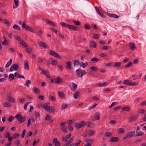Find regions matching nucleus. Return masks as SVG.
I'll use <instances>...</instances> for the list:
<instances>
[{
	"instance_id": "3c124183",
	"label": "nucleus",
	"mask_w": 146,
	"mask_h": 146,
	"mask_svg": "<svg viewBox=\"0 0 146 146\" xmlns=\"http://www.w3.org/2000/svg\"><path fill=\"white\" fill-rule=\"evenodd\" d=\"M96 10L98 13L102 17H104L105 16V15H104L103 14H101L100 12V11L99 10H98V9H96Z\"/></svg>"
},
{
	"instance_id": "b1692460",
	"label": "nucleus",
	"mask_w": 146,
	"mask_h": 146,
	"mask_svg": "<svg viewBox=\"0 0 146 146\" xmlns=\"http://www.w3.org/2000/svg\"><path fill=\"white\" fill-rule=\"evenodd\" d=\"M79 64V62L78 60H75L74 62V66H78Z\"/></svg>"
},
{
	"instance_id": "4c0bfd02",
	"label": "nucleus",
	"mask_w": 146,
	"mask_h": 146,
	"mask_svg": "<svg viewBox=\"0 0 146 146\" xmlns=\"http://www.w3.org/2000/svg\"><path fill=\"white\" fill-rule=\"evenodd\" d=\"M68 107V105L66 104H62L61 106L60 109L61 110H63L67 108Z\"/></svg>"
},
{
	"instance_id": "58836bf2",
	"label": "nucleus",
	"mask_w": 146,
	"mask_h": 146,
	"mask_svg": "<svg viewBox=\"0 0 146 146\" xmlns=\"http://www.w3.org/2000/svg\"><path fill=\"white\" fill-rule=\"evenodd\" d=\"M60 24L63 27H69V25L67 24V23H65L63 22H61L60 23Z\"/></svg>"
},
{
	"instance_id": "72a5a7b5",
	"label": "nucleus",
	"mask_w": 146,
	"mask_h": 146,
	"mask_svg": "<svg viewBox=\"0 0 146 146\" xmlns=\"http://www.w3.org/2000/svg\"><path fill=\"white\" fill-rule=\"evenodd\" d=\"M13 28L15 29H17L18 31L21 30V29L20 27L16 24H15L13 26Z\"/></svg>"
},
{
	"instance_id": "7c9ffc66",
	"label": "nucleus",
	"mask_w": 146,
	"mask_h": 146,
	"mask_svg": "<svg viewBox=\"0 0 146 146\" xmlns=\"http://www.w3.org/2000/svg\"><path fill=\"white\" fill-rule=\"evenodd\" d=\"M20 44L23 47H27V44L23 40H22V41H21V42H20Z\"/></svg>"
},
{
	"instance_id": "c756f323",
	"label": "nucleus",
	"mask_w": 146,
	"mask_h": 146,
	"mask_svg": "<svg viewBox=\"0 0 146 146\" xmlns=\"http://www.w3.org/2000/svg\"><path fill=\"white\" fill-rule=\"evenodd\" d=\"M130 80H124L123 82V84L128 85V86H130L129 84L131 82H130Z\"/></svg>"
},
{
	"instance_id": "a18cd8bd",
	"label": "nucleus",
	"mask_w": 146,
	"mask_h": 146,
	"mask_svg": "<svg viewBox=\"0 0 146 146\" xmlns=\"http://www.w3.org/2000/svg\"><path fill=\"white\" fill-rule=\"evenodd\" d=\"M79 94V92L78 91H77L74 94L73 96L75 99H76L78 98V96Z\"/></svg>"
},
{
	"instance_id": "69168bd1",
	"label": "nucleus",
	"mask_w": 146,
	"mask_h": 146,
	"mask_svg": "<svg viewBox=\"0 0 146 146\" xmlns=\"http://www.w3.org/2000/svg\"><path fill=\"white\" fill-rule=\"evenodd\" d=\"M119 17V16L115 14H112V17H113L114 18L117 19Z\"/></svg>"
},
{
	"instance_id": "13d9d810",
	"label": "nucleus",
	"mask_w": 146,
	"mask_h": 146,
	"mask_svg": "<svg viewBox=\"0 0 146 146\" xmlns=\"http://www.w3.org/2000/svg\"><path fill=\"white\" fill-rule=\"evenodd\" d=\"M93 38H94L97 39L99 38V36L96 34H94Z\"/></svg>"
},
{
	"instance_id": "338daca9",
	"label": "nucleus",
	"mask_w": 146,
	"mask_h": 146,
	"mask_svg": "<svg viewBox=\"0 0 146 146\" xmlns=\"http://www.w3.org/2000/svg\"><path fill=\"white\" fill-rule=\"evenodd\" d=\"M73 23L75 25H80V22L79 21H74Z\"/></svg>"
},
{
	"instance_id": "4468645a",
	"label": "nucleus",
	"mask_w": 146,
	"mask_h": 146,
	"mask_svg": "<svg viewBox=\"0 0 146 146\" xmlns=\"http://www.w3.org/2000/svg\"><path fill=\"white\" fill-rule=\"evenodd\" d=\"M135 134V131H132L129 132L127 134V137L129 138L133 136Z\"/></svg>"
},
{
	"instance_id": "de8ad7c7",
	"label": "nucleus",
	"mask_w": 146,
	"mask_h": 146,
	"mask_svg": "<svg viewBox=\"0 0 146 146\" xmlns=\"http://www.w3.org/2000/svg\"><path fill=\"white\" fill-rule=\"evenodd\" d=\"M1 21H3L4 23L6 25H7L9 23V21L6 19H3V20H1Z\"/></svg>"
},
{
	"instance_id": "f3484780",
	"label": "nucleus",
	"mask_w": 146,
	"mask_h": 146,
	"mask_svg": "<svg viewBox=\"0 0 146 146\" xmlns=\"http://www.w3.org/2000/svg\"><path fill=\"white\" fill-rule=\"evenodd\" d=\"M46 21L47 24H48L53 27H54L55 26V23L54 22H53L48 20H46Z\"/></svg>"
},
{
	"instance_id": "bf43d9fd",
	"label": "nucleus",
	"mask_w": 146,
	"mask_h": 146,
	"mask_svg": "<svg viewBox=\"0 0 146 146\" xmlns=\"http://www.w3.org/2000/svg\"><path fill=\"white\" fill-rule=\"evenodd\" d=\"M4 104V106L5 107H10V104L9 103L7 102H5Z\"/></svg>"
},
{
	"instance_id": "5701e85b",
	"label": "nucleus",
	"mask_w": 146,
	"mask_h": 146,
	"mask_svg": "<svg viewBox=\"0 0 146 146\" xmlns=\"http://www.w3.org/2000/svg\"><path fill=\"white\" fill-rule=\"evenodd\" d=\"M33 91L37 94H39L40 92V89L36 87H34L33 89Z\"/></svg>"
},
{
	"instance_id": "a878e982",
	"label": "nucleus",
	"mask_w": 146,
	"mask_h": 146,
	"mask_svg": "<svg viewBox=\"0 0 146 146\" xmlns=\"http://www.w3.org/2000/svg\"><path fill=\"white\" fill-rule=\"evenodd\" d=\"M108 84V83L106 82H104L103 84L101 83H99L96 84V85L98 86H106Z\"/></svg>"
},
{
	"instance_id": "ddd939ff",
	"label": "nucleus",
	"mask_w": 146,
	"mask_h": 146,
	"mask_svg": "<svg viewBox=\"0 0 146 146\" xmlns=\"http://www.w3.org/2000/svg\"><path fill=\"white\" fill-rule=\"evenodd\" d=\"M129 46L130 48L133 50H134L136 49V46L135 44L133 43H129Z\"/></svg>"
},
{
	"instance_id": "a211bd4d",
	"label": "nucleus",
	"mask_w": 146,
	"mask_h": 146,
	"mask_svg": "<svg viewBox=\"0 0 146 146\" xmlns=\"http://www.w3.org/2000/svg\"><path fill=\"white\" fill-rule=\"evenodd\" d=\"M88 63L87 62L84 63L83 62H81L80 65V66L82 68H84L86 67L88 65Z\"/></svg>"
},
{
	"instance_id": "393cba45",
	"label": "nucleus",
	"mask_w": 146,
	"mask_h": 146,
	"mask_svg": "<svg viewBox=\"0 0 146 146\" xmlns=\"http://www.w3.org/2000/svg\"><path fill=\"white\" fill-rule=\"evenodd\" d=\"M9 78L10 81L13 80L15 78V76L13 74H11L9 75Z\"/></svg>"
},
{
	"instance_id": "423d86ee",
	"label": "nucleus",
	"mask_w": 146,
	"mask_h": 146,
	"mask_svg": "<svg viewBox=\"0 0 146 146\" xmlns=\"http://www.w3.org/2000/svg\"><path fill=\"white\" fill-rule=\"evenodd\" d=\"M86 125L85 122L83 121H81L80 123H77L76 124L75 126L77 129H79L80 128Z\"/></svg>"
},
{
	"instance_id": "603ef678",
	"label": "nucleus",
	"mask_w": 146,
	"mask_h": 146,
	"mask_svg": "<svg viewBox=\"0 0 146 146\" xmlns=\"http://www.w3.org/2000/svg\"><path fill=\"white\" fill-rule=\"evenodd\" d=\"M144 134V133L142 131L139 132L138 133L135 135V136H140Z\"/></svg>"
},
{
	"instance_id": "dca6fc26",
	"label": "nucleus",
	"mask_w": 146,
	"mask_h": 146,
	"mask_svg": "<svg viewBox=\"0 0 146 146\" xmlns=\"http://www.w3.org/2000/svg\"><path fill=\"white\" fill-rule=\"evenodd\" d=\"M119 141L118 138L116 137H112L110 140V142H118Z\"/></svg>"
},
{
	"instance_id": "1a4fd4ad",
	"label": "nucleus",
	"mask_w": 146,
	"mask_h": 146,
	"mask_svg": "<svg viewBox=\"0 0 146 146\" xmlns=\"http://www.w3.org/2000/svg\"><path fill=\"white\" fill-rule=\"evenodd\" d=\"M89 44L90 47L93 48H95L97 46V43L93 41H90L89 43Z\"/></svg>"
},
{
	"instance_id": "5fc2aeb1",
	"label": "nucleus",
	"mask_w": 146,
	"mask_h": 146,
	"mask_svg": "<svg viewBox=\"0 0 146 146\" xmlns=\"http://www.w3.org/2000/svg\"><path fill=\"white\" fill-rule=\"evenodd\" d=\"M19 135L20 134H19L17 133H15L14 135H13V138H18L19 137Z\"/></svg>"
},
{
	"instance_id": "09e8293b",
	"label": "nucleus",
	"mask_w": 146,
	"mask_h": 146,
	"mask_svg": "<svg viewBox=\"0 0 146 146\" xmlns=\"http://www.w3.org/2000/svg\"><path fill=\"white\" fill-rule=\"evenodd\" d=\"M95 131L93 130L90 131L89 133V135L90 136H92L95 134Z\"/></svg>"
},
{
	"instance_id": "6e6552de",
	"label": "nucleus",
	"mask_w": 146,
	"mask_h": 146,
	"mask_svg": "<svg viewBox=\"0 0 146 146\" xmlns=\"http://www.w3.org/2000/svg\"><path fill=\"white\" fill-rule=\"evenodd\" d=\"M72 63L70 61H68L66 64L65 67L69 70H73V68L72 67Z\"/></svg>"
},
{
	"instance_id": "680f3d73",
	"label": "nucleus",
	"mask_w": 146,
	"mask_h": 146,
	"mask_svg": "<svg viewBox=\"0 0 146 146\" xmlns=\"http://www.w3.org/2000/svg\"><path fill=\"white\" fill-rule=\"evenodd\" d=\"M15 38L16 39L18 40V41H19L21 42V41H22V40H21V38L20 37V36H15Z\"/></svg>"
},
{
	"instance_id": "774afa93",
	"label": "nucleus",
	"mask_w": 146,
	"mask_h": 146,
	"mask_svg": "<svg viewBox=\"0 0 146 146\" xmlns=\"http://www.w3.org/2000/svg\"><path fill=\"white\" fill-rule=\"evenodd\" d=\"M10 135H10V133H9V132H7L6 133V135L5 136V137L7 138H9V137H10Z\"/></svg>"
},
{
	"instance_id": "f704fd0d",
	"label": "nucleus",
	"mask_w": 146,
	"mask_h": 146,
	"mask_svg": "<svg viewBox=\"0 0 146 146\" xmlns=\"http://www.w3.org/2000/svg\"><path fill=\"white\" fill-rule=\"evenodd\" d=\"M39 142V139H35L34 142L33 143V146H35L36 145V143H38Z\"/></svg>"
},
{
	"instance_id": "c85d7f7f",
	"label": "nucleus",
	"mask_w": 146,
	"mask_h": 146,
	"mask_svg": "<svg viewBox=\"0 0 146 146\" xmlns=\"http://www.w3.org/2000/svg\"><path fill=\"white\" fill-rule=\"evenodd\" d=\"M123 110L129 111L130 110V108L129 107H124L122 108Z\"/></svg>"
},
{
	"instance_id": "4d7b16f0",
	"label": "nucleus",
	"mask_w": 146,
	"mask_h": 146,
	"mask_svg": "<svg viewBox=\"0 0 146 146\" xmlns=\"http://www.w3.org/2000/svg\"><path fill=\"white\" fill-rule=\"evenodd\" d=\"M94 139H87L86 140V142L87 143H89L92 142H94Z\"/></svg>"
},
{
	"instance_id": "7ed1b4c3",
	"label": "nucleus",
	"mask_w": 146,
	"mask_h": 146,
	"mask_svg": "<svg viewBox=\"0 0 146 146\" xmlns=\"http://www.w3.org/2000/svg\"><path fill=\"white\" fill-rule=\"evenodd\" d=\"M138 116L137 114H135L130 116L128 119V121L129 122H131L135 121L137 120Z\"/></svg>"
},
{
	"instance_id": "e433bc0d",
	"label": "nucleus",
	"mask_w": 146,
	"mask_h": 146,
	"mask_svg": "<svg viewBox=\"0 0 146 146\" xmlns=\"http://www.w3.org/2000/svg\"><path fill=\"white\" fill-rule=\"evenodd\" d=\"M112 133L111 132H106L105 133V135L106 137H109L112 136Z\"/></svg>"
},
{
	"instance_id": "9d476101",
	"label": "nucleus",
	"mask_w": 146,
	"mask_h": 146,
	"mask_svg": "<svg viewBox=\"0 0 146 146\" xmlns=\"http://www.w3.org/2000/svg\"><path fill=\"white\" fill-rule=\"evenodd\" d=\"M24 68L25 70H29V63L27 60H26L24 61Z\"/></svg>"
},
{
	"instance_id": "2eb2a0df",
	"label": "nucleus",
	"mask_w": 146,
	"mask_h": 146,
	"mask_svg": "<svg viewBox=\"0 0 146 146\" xmlns=\"http://www.w3.org/2000/svg\"><path fill=\"white\" fill-rule=\"evenodd\" d=\"M68 28L70 29H72L74 31L77 30L78 29V27L74 25H69Z\"/></svg>"
},
{
	"instance_id": "c9c22d12",
	"label": "nucleus",
	"mask_w": 146,
	"mask_h": 146,
	"mask_svg": "<svg viewBox=\"0 0 146 146\" xmlns=\"http://www.w3.org/2000/svg\"><path fill=\"white\" fill-rule=\"evenodd\" d=\"M14 2L15 4V7H13V8H16L19 6V1L18 0H14Z\"/></svg>"
},
{
	"instance_id": "ea45409f",
	"label": "nucleus",
	"mask_w": 146,
	"mask_h": 146,
	"mask_svg": "<svg viewBox=\"0 0 146 146\" xmlns=\"http://www.w3.org/2000/svg\"><path fill=\"white\" fill-rule=\"evenodd\" d=\"M91 61H94V62H96L99 60V59L97 58L96 57L92 58L91 59Z\"/></svg>"
},
{
	"instance_id": "bb28decb",
	"label": "nucleus",
	"mask_w": 146,
	"mask_h": 146,
	"mask_svg": "<svg viewBox=\"0 0 146 146\" xmlns=\"http://www.w3.org/2000/svg\"><path fill=\"white\" fill-rule=\"evenodd\" d=\"M12 59H11L9 60V61L7 62V63L5 65V67L6 68H7L9 67V66L12 63Z\"/></svg>"
},
{
	"instance_id": "49530a36",
	"label": "nucleus",
	"mask_w": 146,
	"mask_h": 146,
	"mask_svg": "<svg viewBox=\"0 0 146 146\" xmlns=\"http://www.w3.org/2000/svg\"><path fill=\"white\" fill-rule=\"evenodd\" d=\"M76 72L77 74L78 75V76H79V75L80 74H81V70L80 69H78L76 70Z\"/></svg>"
},
{
	"instance_id": "20e7f679",
	"label": "nucleus",
	"mask_w": 146,
	"mask_h": 146,
	"mask_svg": "<svg viewBox=\"0 0 146 146\" xmlns=\"http://www.w3.org/2000/svg\"><path fill=\"white\" fill-rule=\"evenodd\" d=\"M22 28L25 29L29 31L32 32H33V30L29 27L28 25L25 24V22H23L22 25Z\"/></svg>"
},
{
	"instance_id": "79ce46f5",
	"label": "nucleus",
	"mask_w": 146,
	"mask_h": 146,
	"mask_svg": "<svg viewBox=\"0 0 146 146\" xmlns=\"http://www.w3.org/2000/svg\"><path fill=\"white\" fill-rule=\"evenodd\" d=\"M31 84V81L29 80H27L25 82V85L27 87L29 86V85Z\"/></svg>"
},
{
	"instance_id": "c03bdc74",
	"label": "nucleus",
	"mask_w": 146,
	"mask_h": 146,
	"mask_svg": "<svg viewBox=\"0 0 146 146\" xmlns=\"http://www.w3.org/2000/svg\"><path fill=\"white\" fill-rule=\"evenodd\" d=\"M58 95L61 98H63L64 97V94L62 92H58Z\"/></svg>"
},
{
	"instance_id": "39448f33",
	"label": "nucleus",
	"mask_w": 146,
	"mask_h": 146,
	"mask_svg": "<svg viewBox=\"0 0 146 146\" xmlns=\"http://www.w3.org/2000/svg\"><path fill=\"white\" fill-rule=\"evenodd\" d=\"M19 67V65L18 64H13L10 68V70L11 71H13L14 70H17Z\"/></svg>"
},
{
	"instance_id": "6ab92c4d",
	"label": "nucleus",
	"mask_w": 146,
	"mask_h": 146,
	"mask_svg": "<svg viewBox=\"0 0 146 146\" xmlns=\"http://www.w3.org/2000/svg\"><path fill=\"white\" fill-rule=\"evenodd\" d=\"M47 111L50 113H54V109L53 107H50L47 110Z\"/></svg>"
},
{
	"instance_id": "f03ea898",
	"label": "nucleus",
	"mask_w": 146,
	"mask_h": 146,
	"mask_svg": "<svg viewBox=\"0 0 146 146\" xmlns=\"http://www.w3.org/2000/svg\"><path fill=\"white\" fill-rule=\"evenodd\" d=\"M63 81L62 79L60 77L58 78H53L50 80V82L52 83L58 84L62 82Z\"/></svg>"
},
{
	"instance_id": "aec40b11",
	"label": "nucleus",
	"mask_w": 146,
	"mask_h": 146,
	"mask_svg": "<svg viewBox=\"0 0 146 146\" xmlns=\"http://www.w3.org/2000/svg\"><path fill=\"white\" fill-rule=\"evenodd\" d=\"M49 107V104L48 102H47L44 104L43 108L45 109L46 111H47V110L48 109Z\"/></svg>"
},
{
	"instance_id": "0e129e2a",
	"label": "nucleus",
	"mask_w": 146,
	"mask_h": 146,
	"mask_svg": "<svg viewBox=\"0 0 146 146\" xmlns=\"http://www.w3.org/2000/svg\"><path fill=\"white\" fill-rule=\"evenodd\" d=\"M84 26L85 29H90V27L89 25L85 24Z\"/></svg>"
},
{
	"instance_id": "37998d69",
	"label": "nucleus",
	"mask_w": 146,
	"mask_h": 146,
	"mask_svg": "<svg viewBox=\"0 0 146 146\" xmlns=\"http://www.w3.org/2000/svg\"><path fill=\"white\" fill-rule=\"evenodd\" d=\"M90 69L93 71H96L98 70V68L96 67L92 66L90 68Z\"/></svg>"
},
{
	"instance_id": "6e6d98bb",
	"label": "nucleus",
	"mask_w": 146,
	"mask_h": 146,
	"mask_svg": "<svg viewBox=\"0 0 146 146\" xmlns=\"http://www.w3.org/2000/svg\"><path fill=\"white\" fill-rule=\"evenodd\" d=\"M97 105V104H94V105L88 108L89 110H91V109H92L94 108Z\"/></svg>"
},
{
	"instance_id": "864d4df0",
	"label": "nucleus",
	"mask_w": 146,
	"mask_h": 146,
	"mask_svg": "<svg viewBox=\"0 0 146 146\" xmlns=\"http://www.w3.org/2000/svg\"><path fill=\"white\" fill-rule=\"evenodd\" d=\"M51 116L50 115L47 114L45 117V120H50Z\"/></svg>"
},
{
	"instance_id": "412c9836",
	"label": "nucleus",
	"mask_w": 146,
	"mask_h": 146,
	"mask_svg": "<svg viewBox=\"0 0 146 146\" xmlns=\"http://www.w3.org/2000/svg\"><path fill=\"white\" fill-rule=\"evenodd\" d=\"M72 84L73 87L71 88V90L72 91H75L77 87V85L74 83H72Z\"/></svg>"
},
{
	"instance_id": "f257e3e1",
	"label": "nucleus",
	"mask_w": 146,
	"mask_h": 146,
	"mask_svg": "<svg viewBox=\"0 0 146 146\" xmlns=\"http://www.w3.org/2000/svg\"><path fill=\"white\" fill-rule=\"evenodd\" d=\"M15 117L20 121V123L25 121L27 117L26 116L22 117V115L19 114H17L15 116Z\"/></svg>"
},
{
	"instance_id": "4be33fe9",
	"label": "nucleus",
	"mask_w": 146,
	"mask_h": 146,
	"mask_svg": "<svg viewBox=\"0 0 146 146\" xmlns=\"http://www.w3.org/2000/svg\"><path fill=\"white\" fill-rule=\"evenodd\" d=\"M39 45L42 47L45 48H46L47 46V44L45 43L40 42L39 43Z\"/></svg>"
},
{
	"instance_id": "0eeeda50",
	"label": "nucleus",
	"mask_w": 146,
	"mask_h": 146,
	"mask_svg": "<svg viewBox=\"0 0 146 146\" xmlns=\"http://www.w3.org/2000/svg\"><path fill=\"white\" fill-rule=\"evenodd\" d=\"M49 54L60 59H62V57L60 56L54 51H50Z\"/></svg>"
},
{
	"instance_id": "a19ab883",
	"label": "nucleus",
	"mask_w": 146,
	"mask_h": 146,
	"mask_svg": "<svg viewBox=\"0 0 146 146\" xmlns=\"http://www.w3.org/2000/svg\"><path fill=\"white\" fill-rule=\"evenodd\" d=\"M86 125L89 127H92L94 125L93 123L91 122H87Z\"/></svg>"
},
{
	"instance_id": "f8f14e48",
	"label": "nucleus",
	"mask_w": 146,
	"mask_h": 146,
	"mask_svg": "<svg viewBox=\"0 0 146 146\" xmlns=\"http://www.w3.org/2000/svg\"><path fill=\"white\" fill-rule=\"evenodd\" d=\"M100 118V114L99 112H97L94 114V119L95 120H99Z\"/></svg>"
},
{
	"instance_id": "9b49d317",
	"label": "nucleus",
	"mask_w": 146,
	"mask_h": 146,
	"mask_svg": "<svg viewBox=\"0 0 146 146\" xmlns=\"http://www.w3.org/2000/svg\"><path fill=\"white\" fill-rule=\"evenodd\" d=\"M40 74H44L47 78H50L51 77L49 75V72L48 70H46L45 71H43V73H40Z\"/></svg>"
},
{
	"instance_id": "052dcab7",
	"label": "nucleus",
	"mask_w": 146,
	"mask_h": 146,
	"mask_svg": "<svg viewBox=\"0 0 146 146\" xmlns=\"http://www.w3.org/2000/svg\"><path fill=\"white\" fill-rule=\"evenodd\" d=\"M14 117L10 115L9 116V118L8 119V120L9 122H11L13 119H14Z\"/></svg>"
},
{
	"instance_id": "473e14b6",
	"label": "nucleus",
	"mask_w": 146,
	"mask_h": 146,
	"mask_svg": "<svg viewBox=\"0 0 146 146\" xmlns=\"http://www.w3.org/2000/svg\"><path fill=\"white\" fill-rule=\"evenodd\" d=\"M121 64V62H116L114 63L113 66L119 67L120 66Z\"/></svg>"
},
{
	"instance_id": "e2e57ef3",
	"label": "nucleus",
	"mask_w": 146,
	"mask_h": 146,
	"mask_svg": "<svg viewBox=\"0 0 146 146\" xmlns=\"http://www.w3.org/2000/svg\"><path fill=\"white\" fill-rule=\"evenodd\" d=\"M9 43L8 42L7 40H5L3 41L2 44L4 45H7Z\"/></svg>"
},
{
	"instance_id": "8fccbe9b",
	"label": "nucleus",
	"mask_w": 146,
	"mask_h": 146,
	"mask_svg": "<svg viewBox=\"0 0 146 146\" xmlns=\"http://www.w3.org/2000/svg\"><path fill=\"white\" fill-rule=\"evenodd\" d=\"M50 99L52 101H55L56 100V98L54 96H49Z\"/></svg>"
},
{
	"instance_id": "2f4dec72",
	"label": "nucleus",
	"mask_w": 146,
	"mask_h": 146,
	"mask_svg": "<svg viewBox=\"0 0 146 146\" xmlns=\"http://www.w3.org/2000/svg\"><path fill=\"white\" fill-rule=\"evenodd\" d=\"M8 100L9 101H10L13 103H15V101L14 99L11 96H8Z\"/></svg>"
},
{
	"instance_id": "cd10ccee",
	"label": "nucleus",
	"mask_w": 146,
	"mask_h": 146,
	"mask_svg": "<svg viewBox=\"0 0 146 146\" xmlns=\"http://www.w3.org/2000/svg\"><path fill=\"white\" fill-rule=\"evenodd\" d=\"M118 133H124V130L123 128H120L117 130Z\"/></svg>"
}]
</instances>
